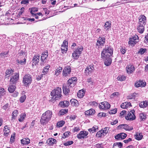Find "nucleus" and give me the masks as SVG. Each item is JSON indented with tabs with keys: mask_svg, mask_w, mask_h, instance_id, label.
<instances>
[{
	"mask_svg": "<svg viewBox=\"0 0 148 148\" xmlns=\"http://www.w3.org/2000/svg\"><path fill=\"white\" fill-rule=\"evenodd\" d=\"M113 52V49L108 46H105L101 52V58L104 59L105 64L106 66H109L112 62L111 57L112 56Z\"/></svg>",
	"mask_w": 148,
	"mask_h": 148,
	"instance_id": "obj_1",
	"label": "nucleus"
},
{
	"mask_svg": "<svg viewBox=\"0 0 148 148\" xmlns=\"http://www.w3.org/2000/svg\"><path fill=\"white\" fill-rule=\"evenodd\" d=\"M62 90L61 88L57 87L53 89L51 93V99L50 100L51 102L59 99L62 96Z\"/></svg>",
	"mask_w": 148,
	"mask_h": 148,
	"instance_id": "obj_2",
	"label": "nucleus"
},
{
	"mask_svg": "<svg viewBox=\"0 0 148 148\" xmlns=\"http://www.w3.org/2000/svg\"><path fill=\"white\" fill-rule=\"evenodd\" d=\"M52 114V112L50 110H47L41 116L40 122L42 124H46L51 119Z\"/></svg>",
	"mask_w": 148,
	"mask_h": 148,
	"instance_id": "obj_3",
	"label": "nucleus"
},
{
	"mask_svg": "<svg viewBox=\"0 0 148 148\" xmlns=\"http://www.w3.org/2000/svg\"><path fill=\"white\" fill-rule=\"evenodd\" d=\"M83 49V47L81 46H78L72 53L73 57L74 59H77L81 54Z\"/></svg>",
	"mask_w": 148,
	"mask_h": 148,
	"instance_id": "obj_4",
	"label": "nucleus"
},
{
	"mask_svg": "<svg viewBox=\"0 0 148 148\" xmlns=\"http://www.w3.org/2000/svg\"><path fill=\"white\" fill-rule=\"evenodd\" d=\"M94 70V65H90L87 66L85 68L84 71L85 74L86 76L90 75Z\"/></svg>",
	"mask_w": 148,
	"mask_h": 148,
	"instance_id": "obj_5",
	"label": "nucleus"
},
{
	"mask_svg": "<svg viewBox=\"0 0 148 148\" xmlns=\"http://www.w3.org/2000/svg\"><path fill=\"white\" fill-rule=\"evenodd\" d=\"M32 76L29 74H26L23 78V83L26 86L31 84L32 82Z\"/></svg>",
	"mask_w": 148,
	"mask_h": 148,
	"instance_id": "obj_6",
	"label": "nucleus"
},
{
	"mask_svg": "<svg viewBox=\"0 0 148 148\" xmlns=\"http://www.w3.org/2000/svg\"><path fill=\"white\" fill-rule=\"evenodd\" d=\"M19 79V74L18 73H15L14 75L12 76L10 81V84H16Z\"/></svg>",
	"mask_w": 148,
	"mask_h": 148,
	"instance_id": "obj_7",
	"label": "nucleus"
},
{
	"mask_svg": "<svg viewBox=\"0 0 148 148\" xmlns=\"http://www.w3.org/2000/svg\"><path fill=\"white\" fill-rule=\"evenodd\" d=\"M99 107L100 109L106 110L110 108V105L107 102L104 101L100 103Z\"/></svg>",
	"mask_w": 148,
	"mask_h": 148,
	"instance_id": "obj_8",
	"label": "nucleus"
},
{
	"mask_svg": "<svg viewBox=\"0 0 148 148\" xmlns=\"http://www.w3.org/2000/svg\"><path fill=\"white\" fill-rule=\"evenodd\" d=\"M135 111L132 110L130 111L128 113L127 115L125 116V119L127 120H133L136 118V116L134 114Z\"/></svg>",
	"mask_w": 148,
	"mask_h": 148,
	"instance_id": "obj_9",
	"label": "nucleus"
},
{
	"mask_svg": "<svg viewBox=\"0 0 148 148\" xmlns=\"http://www.w3.org/2000/svg\"><path fill=\"white\" fill-rule=\"evenodd\" d=\"M88 133V132L87 131H81L77 135V137L79 139L85 138L87 137Z\"/></svg>",
	"mask_w": 148,
	"mask_h": 148,
	"instance_id": "obj_10",
	"label": "nucleus"
},
{
	"mask_svg": "<svg viewBox=\"0 0 148 148\" xmlns=\"http://www.w3.org/2000/svg\"><path fill=\"white\" fill-rule=\"evenodd\" d=\"M129 40V43L131 45L135 44L139 41L138 37L136 35H135L132 38H130Z\"/></svg>",
	"mask_w": 148,
	"mask_h": 148,
	"instance_id": "obj_11",
	"label": "nucleus"
},
{
	"mask_svg": "<svg viewBox=\"0 0 148 148\" xmlns=\"http://www.w3.org/2000/svg\"><path fill=\"white\" fill-rule=\"evenodd\" d=\"M118 129H123L126 131H131L133 129L132 127L129 125L127 124H123L119 125L117 127Z\"/></svg>",
	"mask_w": 148,
	"mask_h": 148,
	"instance_id": "obj_12",
	"label": "nucleus"
},
{
	"mask_svg": "<svg viewBox=\"0 0 148 148\" xmlns=\"http://www.w3.org/2000/svg\"><path fill=\"white\" fill-rule=\"evenodd\" d=\"M48 55V52L47 51H44L42 53L40 58V60L42 62L40 64L41 66H42L44 65V62L45 60L47 59Z\"/></svg>",
	"mask_w": 148,
	"mask_h": 148,
	"instance_id": "obj_13",
	"label": "nucleus"
},
{
	"mask_svg": "<svg viewBox=\"0 0 148 148\" xmlns=\"http://www.w3.org/2000/svg\"><path fill=\"white\" fill-rule=\"evenodd\" d=\"M105 43V38L99 37L97 41L96 45L98 46V48H99L100 47L103 46Z\"/></svg>",
	"mask_w": 148,
	"mask_h": 148,
	"instance_id": "obj_14",
	"label": "nucleus"
},
{
	"mask_svg": "<svg viewBox=\"0 0 148 148\" xmlns=\"http://www.w3.org/2000/svg\"><path fill=\"white\" fill-rule=\"evenodd\" d=\"M71 71V67L69 66H66L64 68L63 71V75L65 77L69 76Z\"/></svg>",
	"mask_w": 148,
	"mask_h": 148,
	"instance_id": "obj_15",
	"label": "nucleus"
},
{
	"mask_svg": "<svg viewBox=\"0 0 148 148\" xmlns=\"http://www.w3.org/2000/svg\"><path fill=\"white\" fill-rule=\"evenodd\" d=\"M146 23V17L144 15H140L139 17V24L145 25Z\"/></svg>",
	"mask_w": 148,
	"mask_h": 148,
	"instance_id": "obj_16",
	"label": "nucleus"
},
{
	"mask_svg": "<svg viewBox=\"0 0 148 148\" xmlns=\"http://www.w3.org/2000/svg\"><path fill=\"white\" fill-rule=\"evenodd\" d=\"M126 70L128 74L132 73L135 70L134 66L131 64L127 65L126 67Z\"/></svg>",
	"mask_w": 148,
	"mask_h": 148,
	"instance_id": "obj_17",
	"label": "nucleus"
},
{
	"mask_svg": "<svg viewBox=\"0 0 148 148\" xmlns=\"http://www.w3.org/2000/svg\"><path fill=\"white\" fill-rule=\"evenodd\" d=\"M77 79L76 77H72L71 79H69L68 82V85L69 86H70L71 87H72V86L71 85L73 84V86L76 84V82L77 81Z\"/></svg>",
	"mask_w": 148,
	"mask_h": 148,
	"instance_id": "obj_18",
	"label": "nucleus"
},
{
	"mask_svg": "<svg viewBox=\"0 0 148 148\" xmlns=\"http://www.w3.org/2000/svg\"><path fill=\"white\" fill-rule=\"evenodd\" d=\"M40 59V56L38 55H35L32 60L33 66L34 65L36 66L39 62Z\"/></svg>",
	"mask_w": 148,
	"mask_h": 148,
	"instance_id": "obj_19",
	"label": "nucleus"
},
{
	"mask_svg": "<svg viewBox=\"0 0 148 148\" xmlns=\"http://www.w3.org/2000/svg\"><path fill=\"white\" fill-rule=\"evenodd\" d=\"M127 135L125 133H121L115 136L116 139L119 140L124 139L127 136Z\"/></svg>",
	"mask_w": 148,
	"mask_h": 148,
	"instance_id": "obj_20",
	"label": "nucleus"
},
{
	"mask_svg": "<svg viewBox=\"0 0 148 148\" xmlns=\"http://www.w3.org/2000/svg\"><path fill=\"white\" fill-rule=\"evenodd\" d=\"M146 85V83L143 81L140 80L135 84V86L136 87H144Z\"/></svg>",
	"mask_w": 148,
	"mask_h": 148,
	"instance_id": "obj_21",
	"label": "nucleus"
},
{
	"mask_svg": "<svg viewBox=\"0 0 148 148\" xmlns=\"http://www.w3.org/2000/svg\"><path fill=\"white\" fill-rule=\"evenodd\" d=\"M63 92L65 95L68 94L70 91L69 86L66 85H64L63 87Z\"/></svg>",
	"mask_w": 148,
	"mask_h": 148,
	"instance_id": "obj_22",
	"label": "nucleus"
},
{
	"mask_svg": "<svg viewBox=\"0 0 148 148\" xmlns=\"http://www.w3.org/2000/svg\"><path fill=\"white\" fill-rule=\"evenodd\" d=\"M131 106L132 105L130 102H127L122 103L121 105V107L123 109L127 108Z\"/></svg>",
	"mask_w": 148,
	"mask_h": 148,
	"instance_id": "obj_23",
	"label": "nucleus"
},
{
	"mask_svg": "<svg viewBox=\"0 0 148 148\" xmlns=\"http://www.w3.org/2000/svg\"><path fill=\"white\" fill-rule=\"evenodd\" d=\"M139 25V24L138 26L137 29L138 32L141 34L143 33L145 30L144 25Z\"/></svg>",
	"mask_w": 148,
	"mask_h": 148,
	"instance_id": "obj_24",
	"label": "nucleus"
},
{
	"mask_svg": "<svg viewBox=\"0 0 148 148\" xmlns=\"http://www.w3.org/2000/svg\"><path fill=\"white\" fill-rule=\"evenodd\" d=\"M134 136L135 138L138 140H141L143 137L142 133H136Z\"/></svg>",
	"mask_w": 148,
	"mask_h": 148,
	"instance_id": "obj_25",
	"label": "nucleus"
},
{
	"mask_svg": "<svg viewBox=\"0 0 148 148\" xmlns=\"http://www.w3.org/2000/svg\"><path fill=\"white\" fill-rule=\"evenodd\" d=\"M56 140L53 138H49L47 140V143L49 145H52L55 144Z\"/></svg>",
	"mask_w": 148,
	"mask_h": 148,
	"instance_id": "obj_26",
	"label": "nucleus"
},
{
	"mask_svg": "<svg viewBox=\"0 0 148 148\" xmlns=\"http://www.w3.org/2000/svg\"><path fill=\"white\" fill-rule=\"evenodd\" d=\"M95 111L93 109H90L86 111L85 112V114L87 115H92L95 114Z\"/></svg>",
	"mask_w": 148,
	"mask_h": 148,
	"instance_id": "obj_27",
	"label": "nucleus"
},
{
	"mask_svg": "<svg viewBox=\"0 0 148 148\" xmlns=\"http://www.w3.org/2000/svg\"><path fill=\"white\" fill-rule=\"evenodd\" d=\"M9 87H8V90L9 92L10 93L13 92L16 88V87L14 86L13 84H10Z\"/></svg>",
	"mask_w": 148,
	"mask_h": 148,
	"instance_id": "obj_28",
	"label": "nucleus"
},
{
	"mask_svg": "<svg viewBox=\"0 0 148 148\" xmlns=\"http://www.w3.org/2000/svg\"><path fill=\"white\" fill-rule=\"evenodd\" d=\"M21 143L23 144H28L30 142V140L28 138H23L21 140Z\"/></svg>",
	"mask_w": 148,
	"mask_h": 148,
	"instance_id": "obj_29",
	"label": "nucleus"
},
{
	"mask_svg": "<svg viewBox=\"0 0 148 148\" xmlns=\"http://www.w3.org/2000/svg\"><path fill=\"white\" fill-rule=\"evenodd\" d=\"M139 106L141 108H145L148 106V101H143L141 102L139 104Z\"/></svg>",
	"mask_w": 148,
	"mask_h": 148,
	"instance_id": "obj_30",
	"label": "nucleus"
},
{
	"mask_svg": "<svg viewBox=\"0 0 148 148\" xmlns=\"http://www.w3.org/2000/svg\"><path fill=\"white\" fill-rule=\"evenodd\" d=\"M70 102L73 106H76L78 105V101L75 99H71Z\"/></svg>",
	"mask_w": 148,
	"mask_h": 148,
	"instance_id": "obj_31",
	"label": "nucleus"
},
{
	"mask_svg": "<svg viewBox=\"0 0 148 148\" xmlns=\"http://www.w3.org/2000/svg\"><path fill=\"white\" fill-rule=\"evenodd\" d=\"M122 146V144L121 143H115L114 144L113 148H121Z\"/></svg>",
	"mask_w": 148,
	"mask_h": 148,
	"instance_id": "obj_32",
	"label": "nucleus"
},
{
	"mask_svg": "<svg viewBox=\"0 0 148 148\" xmlns=\"http://www.w3.org/2000/svg\"><path fill=\"white\" fill-rule=\"evenodd\" d=\"M69 101H65L63 102H60V104L62 106L65 107H67L69 105Z\"/></svg>",
	"mask_w": 148,
	"mask_h": 148,
	"instance_id": "obj_33",
	"label": "nucleus"
},
{
	"mask_svg": "<svg viewBox=\"0 0 148 148\" xmlns=\"http://www.w3.org/2000/svg\"><path fill=\"white\" fill-rule=\"evenodd\" d=\"M84 94V90H81L77 92V96L79 98H82L83 97Z\"/></svg>",
	"mask_w": 148,
	"mask_h": 148,
	"instance_id": "obj_34",
	"label": "nucleus"
},
{
	"mask_svg": "<svg viewBox=\"0 0 148 148\" xmlns=\"http://www.w3.org/2000/svg\"><path fill=\"white\" fill-rule=\"evenodd\" d=\"M98 127L97 126L94 125L92 128L89 129L88 131L90 132H94L98 131Z\"/></svg>",
	"mask_w": 148,
	"mask_h": 148,
	"instance_id": "obj_35",
	"label": "nucleus"
},
{
	"mask_svg": "<svg viewBox=\"0 0 148 148\" xmlns=\"http://www.w3.org/2000/svg\"><path fill=\"white\" fill-rule=\"evenodd\" d=\"M14 72V71L13 70L11 69H8L5 72L6 75V76L8 75V77L10 76L11 75L13 74Z\"/></svg>",
	"mask_w": 148,
	"mask_h": 148,
	"instance_id": "obj_36",
	"label": "nucleus"
},
{
	"mask_svg": "<svg viewBox=\"0 0 148 148\" xmlns=\"http://www.w3.org/2000/svg\"><path fill=\"white\" fill-rule=\"evenodd\" d=\"M104 26L105 27L104 28L106 30H108L111 27V23L109 21L106 22Z\"/></svg>",
	"mask_w": 148,
	"mask_h": 148,
	"instance_id": "obj_37",
	"label": "nucleus"
},
{
	"mask_svg": "<svg viewBox=\"0 0 148 148\" xmlns=\"http://www.w3.org/2000/svg\"><path fill=\"white\" fill-rule=\"evenodd\" d=\"M139 117L141 120L144 121L146 118V116L144 113H142L140 114Z\"/></svg>",
	"mask_w": 148,
	"mask_h": 148,
	"instance_id": "obj_38",
	"label": "nucleus"
},
{
	"mask_svg": "<svg viewBox=\"0 0 148 148\" xmlns=\"http://www.w3.org/2000/svg\"><path fill=\"white\" fill-rule=\"evenodd\" d=\"M26 116V114H22L20 115V118L18 120L19 121H23Z\"/></svg>",
	"mask_w": 148,
	"mask_h": 148,
	"instance_id": "obj_39",
	"label": "nucleus"
},
{
	"mask_svg": "<svg viewBox=\"0 0 148 148\" xmlns=\"http://www.w3.org/2000/svg\"><path fill=\"white\" fill-rule=\"evenodd\" d=\"M26 55L25 53L23 51H21L18 54V57L20 58H22Z\"/></svg>",
	"mask_w": 148,
	"mask_h": 148,
	"instance_id": "obj_40",
	"label": "nucleus"
},
{
	"mask_svg": "<svg viewBox=\"0 0 148 148\" xmlns=\"http://www.w3.org/2000/svg\"><path fill=\"white\" fill-rule=\"evenodd\" d=\"M62 70V67H58V69H56V71H55V75H56V76H58V75L61 72Z\"/></svg>",
	"mask_w": 148,
	"mask_h": 148,
	"instance_id": "obj_41",
	"label": "nucleus"
},
{
	"mask_svg": "<svg viewBox=\"0 0 148 148\" xmlns=\"http://www.w3.org/2000/svg\"><path fill=\"white\" fill-rule=\"evenodd\" d=\"M137 94L136 93H134L130 95L127 97V98L129 99H134L136 97Z\"/></svg>",
	"mask_w": 148,
	"mask_h": 148,
	"instance_id": "obj_42",
	"label": "nucleus"
},
{
	"mask_svg": "<svg viewBox=\"0 0 148 148\" xmlns=\"http://www.w3.org/2000/svg\"><path fill=\"white\" fill-rule=\"evenodd\" d=\"M50 66V65H48L44 67L42 72L43 73H45V74L47 73L49 71Z\"/></svg>",
	"mask_w": 148,
	"mask_h": 148,
	"instance_id": "obj_43",
	"label": "nucleus"
},
{
	"mask_svg": "<svg viewBox=\"0 0 148 148\" xmlns=\"http://www.w3.org/2000/svg\"><path fill=\"white\" fill-rule=\"evenodd\" d=\"M126 77L123 75H121L118 76L117 77V79L118 81H122L125 80L126 79Z\"/></svg>",
	"mask_w": 148,
	"mask_h": 148,
	"instance_id": "obj_44",
	"label": "nucleus"
},
{
	"mask_svg": "<svg viewBox=\"0 0 148 148\" xmlns=\"http://www.w3.org/2000/svg\"><path fill=\"white\" fill-rule=\"evenodd\" d=\"M96 136L98 137H101L105 135L103 133L101 130L100 131L97 132Z\"/></svg>",
	"mask_w": 148,
	"mask_h": 148,
	"instance_id": "obj_45",
	"label": "nucleus"
},
{
	"mask_svg": "<svg viewBox=\"0 0 148 148\" xmlns=\"http://www.w3.org/2000/svg\"><path fill=\"white\" fill-rule=\"evenodd\" d=\"M67 112L68 110L67 109H62L60 111L59 114L60 115H63Z\"/></svg>",
	"mask_w": 148,
	"mask_h": 148,
	"instance_id": "obj_46",
	"label": "nucleus"
},
{
	"mask_svg": "<svg viewBox=\"0 0 148 148\" xmlns=\"http://www.w3.org/2000/svg\"><path fill=\"white\" fill-rule=\"evenodd\" d=\"M65 122L64 121H60L57 123V125L58 127H62L64 124Z\"/></svg>",
	"mask_w": 148,
	"mask_h": 148,
	"instance_id": "obj_47",
	"label": "nucleus"
},
{
	"mask_svg": "<svg viewBox=\"0 0 148 148\" xmlns=\"http://www.w3.org/2000/svg\"><path fill=\"white\" fill-rule=\"evenodd\" d=\"M147 51L145 48H141L140 49L138 53H140L141 55L143 54Z\"/></svg>",
	"mask_w": 148,
	"mask_h": 148,
	"instance_id": "obj_48",
	"label": "nucleus"
},
{
	"mask_svg": "<svg viewBox=\"0 0 148 148\" xmlns=\"http://www.w3.org/2000/svg\"><path fill=\"white\" fill-rule=\"evenodd\" d=\"M109 130V128L107 127L104 128L103 129H102L101 130L104 135L105 136L106 134L108 132Z\"/></svg>",
	"mask_w": 148,
	"mask_h": 148,
	"instance_id": "obj_49",
	"label": "nucleus"
},
{
	"mask_svg": "<svg viewBox=\"0 0 148 148\" xmlns=\"http://www.w3.org/2000/svg\"><path fill=\"white\" fill-rule=\"evenodd\" d=\"M38 10V8H32L31 9L30 12L32 15L35 14L34 13Z\"/></svg>",
	"mask_w": 148,
	"mask_h": 148,
	"instance_id": "obj_50",
	"label": "nucleus"
},
{
	"mask_svg": "<svg viewBox=\"0 0 148 148\" xmlns=\"http://www.w3.org/2000/svg\"><path fill=\"white\" fill-rule=\"evenodd\" d=\"M5 20L7 22H9L10 23L12 24L13 23L12 22L13 19L10 18H9L8 17L7 18L6 17Z\"/></svg>",
	"mask_w": 148,
	"mask_h": 148,
	"instance_id": "obj_51",
	"label": "nucleus"
},
{
	"mask_svg": "<svg viewBox=\"0 0 148 148\" xmlns=\"http://www.w3.org/2000/svg\"><path fill=\"white\" fill-rule=\"evenodd\" d=\"M68 42L66 40H64L63 42L62 46H63L64 47H66V48H68Z\"/></svg>",
	"mask_w": 148,
	"mask_h": 148,
	"instance_id": "obj_52",
	"label": "nucleus"
},
{
	"mask_svg": "<svg viewBox=\"0 0 148 148\" xmlns=\"http://www.w3.org/2000/svg\"><path fill=\"white\" fill-rule=\"evenodd\" d=\"M26 98V96L25 95H23L21 97L20 99V101L21 103L24 102Z\"/></svg>",
	"mask_w": 148,
	"mask_h": 148,
	"instance_id": "obj_53",
	"label": "nucleus"
},
{
	"mask_svg": "<svg viewBox=\"0 0 148 148\" xmlns=\"http://www.w3.org/2000/svg\"><path fill=\"white\" fill-rule=\"evenodd\" d=\"M10 129L3 130L4 135L5 136H7L9 133L10 132Z\"/></svg>",
	"mask_w": 148,
	"mask_h": 148,
	"instance_id": "obj_54",
	"label": "nucleus"
},
{
	"mask_svg": "<svg viewBox=\"0 0 148 148\" xmlns=\"http://www.w3.org/2000/svg\"><path fill=\"white\" fill-rule=\"evenodd\" d=\"M117 109L116 108L112 109L109 111V113L110 114H115L117 112Z\"/></svg>",
	"mask_w": 148,
	"mask_h": 148,
	"instance_id": "obj_55",
	"label": "nucleus"
},
{
	"mask_svg": "<svg viewBox=\"0 0 148 148\" xmlns=\"http://www.w3.org/2000/svg\"><path fill=\"white\" fill-rule=\"evenodd\" d=\"M5 92V90L3 88H0V96L3 95Z\"/></svg>",
	"mask_w": 148,
	"mask_h": 148,
	"instance_id": "obj_56",
	"label": "nucleus"
},
{
	"mask_svg": "<svg viewBox=\"0 0 148 148\" xmlns=\"http://www.w3.org/2000/svg\"><path fill=\"white\" fill-rule=\"evenodd\" d=\"M69 133L70 132H64L62 136V138H65L67 137H68L69 135Z\"/></svg>",
	"mask_w": 148,
	"mask_h": 148,
	"instance_id": "obj_57",
	"label": "nucleus"
},
{
	"mask_svg": "<svg viewBox=\"0 0 148 148\" xmlns=\"http://www.w3.org/2000/svg\"><path fill=\"white\" fill-rule=\"evenodd\" d=\"M61 50L62 53H66L68 50V48H66V47H64L63 46H61Z\"/></svg>",
	"mask_w": 148,
	"mask_h": 148,
	"instance_id": "obj_58",
	"label": "nucleus"
},
{
	"mask_svg": "<svg viewBox=\"0 0 148 148\" xmlns=\"http://www.w3.org/2000/svg\"><path fill=\"white\" fill-rule=\"evenodd\" d=\"M73 143L72 141H68L66 143H64V145L65 146H68L72 144Z\"/></svg>",
	"mask_w": 148,
	"mask_h": 148,
	"instance_id": "obj_59",
	"label": "nucleus"
},
{
	"mask_svg": "<svg viewBox=\"0 0 148 148\" xmlns=\"http://www.w3.org/2000/svg\"><path fill=\"white\" fill-rule=\"evenodd\" d=\"M89 104L90 105L93 106H96L98 105V103L97 102L94 101L90 102L89 103Z\"/></svg>",
	"mask_w": 148,
	"mask_h": 148,
	"instance_id": "obj_60",
	"label": "nucleus"
},
{
	"mask_svg": "<svg viewBox=\"0 0 148 148\" xmlns=\"http://www.w3.org/2000/svg\"><path fill=\"white\" fill-rule=\"evenodd\" d=\"M96 148H104L103 145L102 144H97L95 145Z\"/></svg>",
	"mask_w": 148,
	"mask_h": 148,
	"instance_id": "obj_61",
	"label": "nucleus"
},
{
	"mask_svg": "<svg viewBox=\"0 0 148 148\" xmlns=\"http://www.w3.org/2000/svg\"><path fill=\"white\" fill-rule=\"evenodd\" d=\"M8 51H5L3 53H0V55L1 56V57H3L4 56H6V55H8Z\"/></svg>",
	"mask_w": 148,
	"mask_h": 148,
	"instance_id": "obj_62",
	"label": "nucleus"
},
{
	"mask_svg": "<svg viewBox=\"0 0 148 148\" xmlns=\"http://www.w3.org/2000/svg\"><path fill=\"white\" fill-rule=\"evenodd\" d=\"M24 11V8L23 7L21 8L20 10V11L19 12L18 15L19 16H20V15H21L22 14L23 12Z\"/></svg>",
	"mask_w": 148,
	"mask_h": 148,
	"instance_id": "obj_63",
	"label": "nucleus"
},
{
	"mask_svg": "<svg viewBox=\"0 0 148 148\" xmlns=\"http://www.w3.org/2000/svg\"><path fill=\"white\" fill-rule=\"evenodd\" d=\"M144 42L146 43H148V34H147L145 37Z\"/></svg>",
	"mask_w": 148,
	"mask_h": 148,
	"instance_id": "obj_64",
	"label": "nucleus"
}]
</instances>
